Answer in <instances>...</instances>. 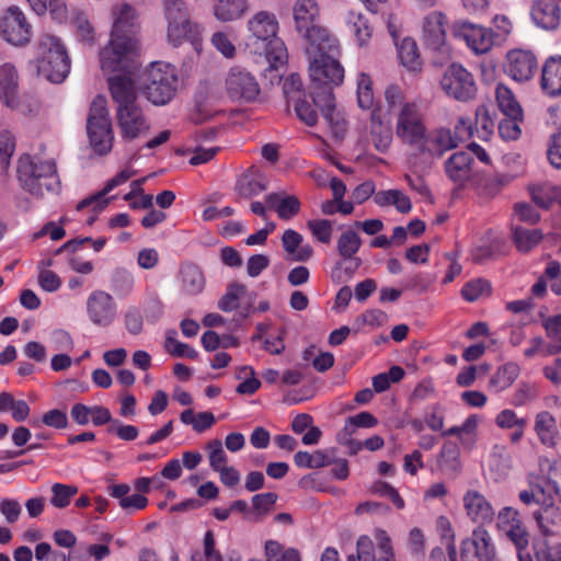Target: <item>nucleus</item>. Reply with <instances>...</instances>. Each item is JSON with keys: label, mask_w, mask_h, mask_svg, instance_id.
<instances>
[{"label": "nucleus", "mask_w": 561, "mask_h": 561, "mask_svg": "<svg viewBox=\"0 0 561 561\" xmlns=\"http://www.w3.org/2000/svg\"><path fill=\"white\" fill-rule=\"evenodd\" d=\"M108 87L117 104V125L123 139L134 140L145 136L150 124L138 103L134 79L127 76H113L108 78Z\"/></svg>", "instance_id": "f257e3e1"}, {"label": "nucleus", "mask_w": 561, "mask_h": 561, "mask_svg": "<svg viewBox=\"0 0 561 561\" xmlns=\"http://www.w3.org/2000/svg\"><path fill=\"white\" fill-rule=\"evenodd\" d=\"M18 180L23 190L33 196L41 197L45 192L57 193L60 180L54 160L24 154L18 161Z\"/></svg>", "instance_id": "f03ea898"}, {"label": "nucleus", "mask_w": 561, "mask_h": 561, "mask_svg": "<svg viewBox=\"0 0 561 561\" xmlns=\"http://www.w3.org/2000/svg\"><path fill=\"white\" fill-rule=\"evenodd\" d=\"M139 89L154 105H164L175 95L179 84L176 68L170 62L152 61L138 77Z\"/></svg>", "instance_id": "7ed1b4c3"}, {"label": "nucleus", "mask_w": 561, "mask_h": 561, "mask_svg": "<svg viewBox=\"0 0 561 561\" xmlns=\"http://www.w3.org/2000/svg\"><path fill=\"white\" fill-rule=\"evenodd\" d=\"M37 73L53 83L62 82L70 72V59L61 39L44 33L36 44Z\"/></svg>", "instance_id": "20e7f679"}, {"label": "nucleus", "mask_w": 561, "mask_h": 561, "mask_svg": "<svg viewBox=\"0 0 561 561\" xmlns=\"http://www.w3.org/2000/svg\"><path fill=\"white\" fill-rule=\"evenodd\" d=\"M317 43L307 48L310 56V78L320 87L316 92L323 89H331L330 85H339L344 79V68L337 60L340 54L337 39L334 37V45L331 48L323 47Z\"/></svg>", "instance_id": "39448f33"}, {"label": "nucleus", "mask_w": 561, "mask_h": 561, "mask_svg": "<svg viewBox=\"0 0 561 561\" xmlns=\"http://www.w3.org/2000/svg\"><path fill=\"white\" fill-rule=\"evenodd\" d=\"M164 15L168 21V42L179 47L190 42L195 50H199L202 42V27L190 19L183 0H162Z\"/></svg>", "instance_id": "423d86ee"}, {"label": "nucleus", "mask_w": 561, "mask_h": 561, "mask_svg": "<svg viewBox=\"0 0 561 561\" xmlns=\"http://www.w3.org/2000/svg\"><path fill=\"white\" fill-rule=\"evenodd\" d=\"M137 43L133 36L111 34L108 45L100 51L101 68L105 72H124L130 79V70L135 68Z\"/></svg>", "instance_id": "0eeeda50"}, {"label": "nucleus", "mask_w": 561, "mask_h": 561, "mask_svg": "<svg viewBox=\"0 0 561 561\" xmlns=\"http://www.w3.org/2000/svg\"><path fill=\"white\" fill-rule=\"evenodd\" d=\"M87 131L90 145L98 154L111 151L114 140L112 123L105 101L101 98L95 99L90 106Z\"/></svg>", "instance_id": "6e6552de"}, {"label": "nucleus", "mask_w": 561, "mask_h": 561, "mask_svg": "<svg viewBox=\"0 0 561 561\" xmlns=\"http://www.w3.org/2000/svg\"><path fill=\"white\" fill-rule=\"evenodd\" d=\"M318 5L313 0H298L294 5V20L297 32L304 36L309 46L322 43L323 47L331 48L334 45V36L327 28L314 23L318 15Z\"/></svg>", "instance_id": "1a4fd4ad"}, {"label": "nucleus", "mask_w": 561, "mask_h": 561, "mask_svg": "<svg viewBox=\"0 0 561 561\" xmlns=\"http://www.w3.org/2000/svg\"><path fill=\"white\" fill-rule=\"evenodd\" d=\"M447 16L440 11H432L422 22V42L443 62L450 58L451 48L447 42Z\"/></svg>", "instance_id": "9d476101"}, {"label": "nucleus", "mask_w": 561, "mask_h": 561, "mask_svg": "<svg viewBox=\"0 0 561 561\" xmlns=\"http://www.w3.org/2000/svg\"><path fill=\"white\" fill-rule=\"evenodd\" d=\"M85 314L99 329H108L118 318V306L112 294L103 289L92 290L85 300Z\"/></svg>", "instance_id": "9b49d317"}, {"label": "nucleus", "mask_w": 561, "mask_h": 561, "mask_svg": "<svg viewBox=\"0 0 561 561\" xmlns=\"http://www.w3.org/2000/svg\"><path fill=\"white\" fill-rule=\"evenodd\" d=\"M443 91L460 102H467L476 96L477 84L471 72L460 64H451L440 79Z\"/></svg>", "instance_id": "f8f14e48"}, {"label": "nucleus", "mask_w": 561, "mask_h": 561, "mask_svg": "<svg viewBox=\"0 0 561 561\" xmlns=\"http://www.w3.org/2000/svg\"><path fill=\"white\" fill-rule=\"evenodd\" d=\"M32 35L33 27L24 12L16 5L10 7L0 20L1 38L14 47H24Z\"/></svg>", "instance_id": "ddd939ff"}, {"label": "nucleus", "mask_w": 561, "mask_h": 561, "mask_svg": "<svg viewBox=\"0 0 561 561\" xmlns=\"http://www.w3.org/2000/svg\"><path fill=\"white\" fill-rule=\"evenodd\" d=\"M225 83L226 92L232 101L252 103L259 100L260 84L255 77L242 67H231Z\"/></svg>", "instance_id": "4468645a"}, {"label": "nucleus", "mask_w": 561, "mask_h": 561, "mask_svg": "<svg viewBox=\"0 0 561 561\" xmlns=\"http://www.w3.org/2000/svg\"><path fill=\"white\" fill-rule=\"evenodd\" d=\"M496 528L514 545L516 550L527 549L529 533L516 508L512 506L501 508L496 515Z\"/></svg>", "instance_id": "2eb2a0df"}, {"label": "nucleus", "mask_w": 561, "mask_h": 561, "mask_svg": "<svg viewBox=\"0 0 561 561\" xmlns=\"http://www.w3.org/2000/svg\"><path fill=\"white\" fill-rule=\"evenodd\" d=\"M396 133L402 141L413 146L424 136L423 115L416 103L405 102L399 110Z\"/></svg>", "instance_id": "dca6fc26"}, {"label": "nucleus", "mask_w": 561, "mask_h": 561, "mask_svg": "<svg viewBox=\"0 0 561 561\" xmlns=\"http://www.w3.org/2000/svg\"><path fill=\"white\" fill-rule=\"evenodd\" d=\"M454 35L462 39L468 48L476 55L489 53L494 45V33L492 30L470 23L459 21L454 25Z\"/></svg>", "instance_id": "f3484780"}, {"label": "nucleus", "mask_w": 561, "mask_h": 561, "mask_svg": "<svg viewBox=\"0 0 561 561\" xmlns=\"http://www.w3.org/2000/svg\"><path fill=\"white\" fill-rule=\"evenodd\" d=\"M495 546L484 527L473 529L470 538L461 543L462 561H495Z\"/></svg>", "instance_id": "a211bd4d"}, {"label": "nucleus", "mask_w": 561, "mask_h": 561, "mask_svg": "<svg viewBox=\"0 0 561 561\" xmlns=\"http://www.w3.org/2000/svg\"><path fill=\"white\" fill-rule=\"evenodd\" d=\"M538 70L537 57L530 50L512 49L506 54L504 71L516 82H527Z\"/></svg>", "instance_id": "6ab92c4d"}, {"label": "nucleus", "mask_w": 561, "mask_h": 561, "mask_svg": "<svg viewBox=\"0 0 561 561\" xmlns=\"http://www.w3.org/2000/svg\"><path fill=\"white\" fill-rule=\"evenodd\" d=\"M457 137H451V130L439 127L424 133V136L415 145L416 150L430 158H440L445 152L458 147Z\"/></svg>", "instance_id": "aec40b11"}, {"label": "nucleus", "mask_w": 561, "mask_h": 561, "mask_svg": "<svg viewBox=\"0 0 561 561\" xmlns=\"http://www.w3.org/2000/svg\"><path fill=\"white\" fill-rule=\"evenodd\" d=\"M466 516L478 527L490 524L494 519V508L484 494L477 490H468L462 496Z\"/></svg>", "instance_id": "412c9836"}, {"label": "nucleus", "mask_w": 561, "mask_h": 561, "mask_svg": "<svg viewBox=\"0 0 561 561\" xmlns=\"http://www.w3.org/2000/svg\"><path fill=\"white\" fill-rule=\"evenodd\" d=\"M530 18L537 27L554 31L561 24V8L557 0H534Z\"/></svg>", "instance_id": "4be33fe9"}, {"label": "nucleus", "mask_w": 561, "mask_h": 561, "mask_svg": "<svg viewBox=\"0 0 561 561\" xmlns=\"http://www.w3.org/2000/svg\"><path fill=\"white\" fill-rule=\"evenodd\" d=\"M474 159L470 152L457 151L444 163L447 178L457 186H463L473 175Z\"/></svg>", "instance_id": "5701e85b"}, {"label": "nucleus", "mask_w": 561, "mask_h": 561, "mask_svg": "<svg viewBox=\"0 0 561 561\" xmlns=\"http://www.w3.org/2000/svg\"><path fill=\"white\" fill-rule=\"evenodd\" d=\"M136 171L130 168H125L119 171L114 178L110 179L103 190L99 193L91 195L88 198L82 199L78 206V210H82L84 208H92L94 213H99L104 209V207L108 203V198L105 196L113 191L115 187L126 183L133 175H135Z\"/></svg>", "instance_id": "b1692460"}, {"label": "nucleus", "mask_w": 561, "mask_h": 561, "mask_svg": "<svg viewBox=\"0 0 561 561\" xmlns=\"http://www.w3.org/2000/svg\"><path fill=\"white\" fill-rule=\"evenodd\" d=\"M268 182V176L261 169L251 167L238 179L236 191L240 197L250 199L266 191Z\"/></svg>", "instance_id": "393cba45"}, {"label": "nucleus", "mask_w": 561, "mask_h": 561, "mask_svg": "<svg viewBox=\"0 0 561 561\" xmlns=\"http://www.w3.org/2000/svg\"><path fill=\"white\" fill-rule=\"evenodd\" d=\"M113 25L111 34L117 36L135 37L137 28V13L133 5L128 3H116L111 10Z\"/></svg>", "instance_id": "a878e982"}, {"label": "nucleus", "mask_w": 561, "mask_h": 561, "mask_svg": "<svg viewBox=\"0 0 561 561\" xmlns=\"http://www.w3.org/2000/svg\"><path fill=\"white\" fill-rule=\"evenodd\" d=\"M248 28L252 36L263 44L277 36L279 24L274 13L260 11L249 20Z\"/></svg>", "instance_id": "bb28decb"}, {"label": "nucleus", "mask_w": 561, "mask_h": 561, "mask_svg": "<svg viewBox=\"0 0 561 561\" xmlns=\"http://www.w3.org/2000/svg\"><path fill=\"white\" fill-rule=\"evenodd\" d=\"M313 102L320 108L322 116L336 135L345 130V119L343 115L335 110L332 89H323L321 92H313Z\"/></svg>", "instance_id": "cd10ccee"}, {"label": "nucleus", "mask_w": 561, "mask_h": 561, "mask_svg": "<svg viewBox=\"0 0 561 561\" xmlns=\"http://www.w3.org/2000/svg\"><path fill=\"white\" fill-rule=\"evenodd\" d=\"M540 88L550 98L561 95V56H552L545 61L541 68Z\"/></svg>", "instance_id": "c85d7f7f"}, {"label": "nucleus", "mask_w": 561, "mask_h": 561, "mask_svg": "<svg viewBox=\"0 0 561 561\" xmlns=\"http://www.w3.org/2000/svg\"><path fill=\"white\" fill-rule=\"evenodd\" d=\"M181 291L187 296L199 295L206 285V278L199 266L184 263L179 272Z\"/></svg>", "instance_id": "c756f323"}, {"label": "nucleus", "mask_w": 561, "mask_h": 561, "mask_svg": "<svg viewBox=\"0 0 561 561\" xmlns=\"http://www.w3.org/2000/svg\"><path fill=\"white\" fill-rule=\"evenodd\" d=\"M19 75L12 62L0 65V99L9 107L16 105Z\"/></svg>", "instance_id": "7c9ffc66"}, {"label": "nucleus", "mask_w": 561, "mask_h": 561, "mask_svg": "<svg viewBox=\"0 0 561 561\" xmlns=\"http://www.w3.org/2000/svg\"><path fill=\"white\" fill-rule=\"evenodd\" d=\"M264 201L267 207L275 209L277 216L283 220L294 218L301 208L300 201L294 195L270 193L265 195Z\"/></svg>", "instance_id": "2f4dec72"}, {"label": "nucleus", "mask_w": 561, "mask_h": 561, "mask_svg": "<svg viewBox=\"0 0 561 561\" xmlns=\"http://www.w3.org/2000/svg\"><path fill=\"white\" fill-rule=\"evenodd\" d=\"M534 430L542 445L547 447H554L557 445V422L551 413L547 411L539 412L535 419Z\"/></svg>", "instance_id": "473e14b6"}, {"label": "nucleus", "mask_w": 561, "mask_h": 561, "mask_svg": "<svg viewBox=\"0 0 561 561\" xmlns=\"http://www.w3.org/2000/svg\"><path fill=\"white\" fill-rule=\"evenodd\" d=\"M370 134L378 151H386L392 140V130L389 122L383 123L377 111L370 114Z\"/></svg>", "instance_id": "72a5a7b5"}, {"label": "nucleus", "mask_w": 561, "mask_h": 561, "mask_svg": "<svg viewBox=\"0 0 561 561\" xmlns=\"http://www.w3.org/2000/svg\"><path fill=\"white\" fill-rule=\"evenodd\" d=\"M374 202L380 207L392 205L401 214H408L412 208L409 196L399 190L379 191L375 194Z\"/></svg>", "instance_id": "f704fd0d"}, {"label": "nucleus", "mask_w": 561, "mask_h": 561, "mask_svg": "<svg viewBox=\"0 0 561 561\" xmlns=\"http://www.w3.org/2000/svg\"><path fill=\"white\" fill-rule=\"evenodd\" d=\"M364 538L367 539L371 545V550H370L371 561H394V551H393V548L391 545V539H390L389 535L387 534V531L383 529H378V530H376V534H375L377 547L380 552V557L378 559L375 558L374 542L368 536H360L357 539L356 553L354 556H358L359 541Z\"/></svg>", "instance_id": "c9c22d12"}, {"label": "nucleus", "mask_w": 561, "mask_h": 561, "mask_svg": "<svg viewBox=\"0 0 561 561\" xmlns=\"http://www.w3.org/2000/svg\"><path fill=\"white\" fill-rule=\"evenodd\" d=\"M518 499L527 506L533 504L548 506L551 504L547 491L545 490L543 482L539 478L529 479L528 489L520 490Z\"/></svg>", "instance_id": "e433bc0d"}, {"label": "nucleus", "mask_w": 561, "mask_h": 561, "mask_svg": "<svg viewBox=\"0 0 561 561\" xmlns=\"http://www.w3.org/2000/svg\"><path fill=\"white\" fill-rule=\"evenodd\" d=\"M247 10V0H218L214 13L218 20L228 22L241 18Z\"/></svg>", "instance_id": "4c0bfd02"}, {"label": "nucleus", "mask_w": 561, "mask_h": 561, "mask_svg": "<svg viewBox=\"0 0 561 561\" xmlns=\"http://www.w3.org/2000/svg\"><path fill=\"white\" fill-rule=\"evenodd\" d=\"M110 287L117 297L127 298L134 291V275L125 268H116L111 275Z\"/></svg>", "instance_id": "58836bf2"}, {"label": "nucleus", "mask_w": 561, "mask_h": 561, "mask_svg": "<svg viewBox=\"0 0 561 561\" xmlns=\"http://www.w3.org/2000/svg\"><path fill=\"white\" fill-rule=\"evenodd\" d=\"M543 507L542 512L535 513L534 517L545 537L553 536L556 531L552 527L561 524V511L553 507V501H551L550 505Z\"/></svg>", "instance_id": "ea45409f"}, {"label": "nucleus", "mask_w": 561, "mask_h": 561, "mask_svg": "<svg viewBox=\"0 0 561 561\" xmlns=\"http://www.w3.org/2000/svg\"><path fill=\"white\" fill-rule=\"evenodd\" d=\"M495 100L503 115L518 116L519 113H523V110L514 93L503 83H499L495 88Z\"/></svg>", "instance_id": "a19ab883"}, {"label": "nucleus", "mask_w": 561, "mask_h": 561, "mask_svg": "<svg viewBox=\"0 0 561 561\" xmlns=\"http://www.w3.org/2000/svg\"><path fill=\"white\" fill-rule=\"evenodd\" d=\"M360 245L362 239L359 234L352 229L342 232L337 239V252L344 261H353Z\"/></svg>", "instance_id": "79ce46f5"}, {"label": "nucleus", "mask_w": 561, "mask_h": 561, "mask_svg": "<svg viewBox=\"0 0 561 561\" xmlns=\"http://www.w3.org/2000/svg\"><path fill=\"white\" fill-rule=\"evenodd\" d=\"M262 46L265 57L273 68L277 69L287 62L288 51L284 42L278 36L270 42L263 43Z\"/></svg>", "instance_id": "37998d69"}, {"label": "nucleus", "mask_w": 561, "mask_h": 561, "mask_svg": "<svg viewBox=\"0 0 561 561\" xmlns=\"http://www.w3.org/2000/svg\"><path fill=\"white\" fill-rule=\"evenodd\" d=\"M347 24L360 46L365 45L370 39L373 27L362 13L350 11Z\"/></svg>", "instance_id": "c03bdc74"}, {"label": "nucleus", "mask_w": 561, "mask_h": 561, "mask_svg": "<svg viewBox=\"0 0 561 561\" xmlns=\"http://www.w3.org/2000/svg\"><path fill=\"white\" fill-rule=\"evenodd\" d=\"M541 239L542 233L539 229H526L523 227H515L513 229V240L520 252L530 251L541 241Z\"/></svg>", "instance_id": "a18cd8bd"}, {"label": "nucleus", "mask_w": 561, "mask_h": 561, "mask_svg": "<svg viewBox=\"0 0 561 561\" xmlns=\"http://www.w3.org/2000/svg\"><path fill=\"white\" fill-rule=\"evenodd\" d=\"M519 367L514 363H507L499 367L490 379V386L497 391L508 388L518 377Z\"/></svg>", "instance_id": "49530a36"}, {"label": "nucleus", "mask_w": 561, "mask_h": 561, "mask_svg": "<svg viewBox=\"0 0 561 561\" xmlns=\"http://www.w3.org/2000/svg\"><path fill=\"white\" fill-rule=\"evenodd\" d=\"M401 64L409 70H417L421 60L416 43L412 38H404L398 47Z\"/></svg>", "instance_id": "de8ad7c7"}, {"label": "nucleus", "mask_w": 561, "mask_h": 561, "mask_svg": "<svg viewBox=\"0 0 561 561\" xmlns=\"http://www.w3.org/2000/svg\"><path fill=\"white\" fill-rule=\"evenodd\" d=\"M491 471H495L499 478L507 476L511 469V456L506 447L503 445H495L492 449L489 460Z\"/></svg>", "instance_id": "09e8293b"}, {"label": "nucleus", "mask_w": 561, "mask_h": 561, "mask_svg": "<svg viewBox=\"0 0 561 561\" xmlns=\"http://www.w3.org/2000/svg\"><path fill=\"white\" fill-rule=\"evenodd\" d=\"M524 122V114L504 115L499 123V134L504 140H516L522 134L520 125Z\"/></svg>", "instance_id": "8fccbe9b"}, {"label": "nucleus", "mask_w": 561, "mask_h": 561, "mask_svg": "<svg viewBox=\"0 0 561 561\" xmlns=\"http://www.w3.org/2000/svg\"><path fill=\"white\" fill-rule=\"evenodd\" d=\"M77 493L78 488L76 485L54 483L51 485L50 504L56 508H65Z\"/></svg>", "instance_id": "3c124183"}, {"label": "nucleus", "mask_w": 561, "mask_h": 561, "mask_svg": "<svg viewBox=\"0 0 561 561\" xmlns=\"http://www.w3.org/2000/svg\"><path fill=\"white\" fill-rule=\"evenodd\" d=\"M265 554L267 561H300V554L296 549L283 550L282 545L275 540L265 543Z\"/></svg>", "instance_id": "603ef678"}, {"label": "nucleus", "mask_w": 561, "mask_h": 561, "mask_svg": "<svg viewBox=\"0 0 561 561\" xmlns=\"http://www.w3.org/2000/svg\"><path fill=\"white\" fill-rule=\"evenodd\" d=\"M357 102L364 110L373 108L375 104L373 81L366 73H360L357 79Z\"/></svg>", "instance_id": "864d4df0"}, {"label": "nucleus", "mask_w": 561, "mask_h": 561, "mask_svg": "<svg viewBox=\"0 0 561 561\" xmlns=\"http://www.w3.org/2000/svg\"><path fill=\"white\" fill-rule=\"evenodd\" d=\"M531 201L541 208H549L556 201L558 192L551 184L545 183L530 187Z\"/></svg>", "instance_id": "5fc2aeb1"}, {"label": "nucleus", "mask_w": 561, "mask_h": 561, "mask_svg": "<svg viewBox=\"0 0 561 561\" xmlns=\"http://www.w3.org/2000/svg\"><path fill=\"white\" fill-rule=\"evenodd\" d=\"M245 293V286L240 283H231L228 285L226 294L218 302L220 310L229 312L238 308L240 298Z\"/></svg>", "instance_id": "6e6d98bb"}, {"label": "nucleus", "mask_w": 561, "mask_h": 561, "mask_svg": "<svg viewBox=\"0 0 561 561\" xmlns=\"http://www.w3.org/2000/svg\"><path fill=\"white\" fill-rule=\"evenodd\" d=\"M176 332L174 330L168 331L165 339V350L169 354L175 357H186L195 359L198 353L188 344L179 342L175 339Z\"/></svg>", "instance_id": "4d7b16f0"}, {"label": "nucleus", "mask_w": 561, "mask_h": 561, "mask_svg": "<svg viewBox=\"0 0 561 561\" xmlns=\"http://www.w3.org/2000/svg\"><path fill=\"white\" fill-rule=\"evenodd\" d=\"M404 369L392 366L388 371L376 375L373 378V387L376 392L386 391L391 383L399 382L404 377Z\"/></svg>", "instance_id": "13d9d810"}, {"label": "nucleus", "mask_w": 561, "mask_h": 561, "mask_svg": "<svg viewBox=\"0 0 561 561\" xmlns=\"http://www.w3.org/2000/svg\"><path fill=\"white\" fill-rule=\"evenodd\" d=\"M205 448L208 451L209 466L214 471L228 466V457L220 439L209 440Z\"/></svg>", "instance_id": "bf43d9fd"}, {"label": "nucleus", "mask_w": 561, "mask_h": 561, "mask_svg": "<svg viewBox=\"0 0 561 561\" xmlns=\"http://www.w3.org/2000/svg\"><path fill=\"white\" fill-rule=\"evenodd\" d=\"M543 328L547 335L553 339L554 342L549 345L548 353L561 352V314H556L543 320Z\"/></svg>", "instance_id": "052dcab7"}, {"label": "nucleus", "mask_w": 561, "mask_h": 561, "mask_svg": "<svg viewBox=\"0 0 561 561\" xmlns=\"http://www.w3.org/2000/svg\"><path fill=\"white\" fill-rule=\"evenodd\" d=\"M535 554L537 561H561V543L543 539L536 545Z\"/></svg>", "instance_id": "680f3d73"}, {"label": "nucleus", "mask_w": 561, "mask_h": 561, "mask_svg": "<svg viewBox=\"0 0 561 561\" xmlns=\"http://www.w3.org/2000/svg\"><path fill=\"white\" fill-rule=\"evenodd\" d=\"M312 237L321 243L328 244L331 242L333 226L328 219H311L307 222Z\"/></svg>", "instance_id": "e2e57ef3"}, {"label": "nucleus", "mask_w": 561, "mask_h": 561, "mask_svg": "<svg viewBox=\"0 0 561 561\" xmlns=\"http://www.w3.org/2000/svg\"><path fill=\"white\" fill-rule=\"evenodd\" d=\"M542 482L550 502L554 496L561 502V465L551 466L547 479Z\"/></svg>", "instance_id": "0e129e2a"}, {"label": "nucleus", "mask_w": 561, "mask_h": 561, "mask_svg": "<svg viewBox=\"0 0 561 561\" xmlns=\"http://www.w3.org/2000/svg\"><path fill=\"white\" fill-rule=\"evenodd\" d=\"M491 290L490 283L485 279L478 278L468 282L461 289V296L467 301H476L481 296L488 295Z\"/></svg>", "instance_id": "69168bd1"}, {"label": "nucleus", "mask_w": 561, "mask_h": 561, "mask_svg": "<svg viewBox=\"0 0 561 561\" xmlns=\"http://www.w3.org/2000/svg\"><path fill=\"white\" fill-rule=\"evenodd\" d=\"M142 307L148 321H157L163 311L162 301L156 290L145 293Z\"/></svg>", "instance_id": "338daca9"}, {"label": "nucleus", "mask_w": 561, "mask_h": 561, "mask_svg": "<svg viewBox=\"0 0 561 561\" xmlns=\"http://www.w3.org/2000/svg\"><path fill=\"white\" fill-rule=\"evenodd\" d=\"M495 425L501 430H512L514 427H526L527 421L525 417H519L512 409H504L500 411L495 419Z\"/></svg>", "instance_id": "774afa93"}]
</instances>
